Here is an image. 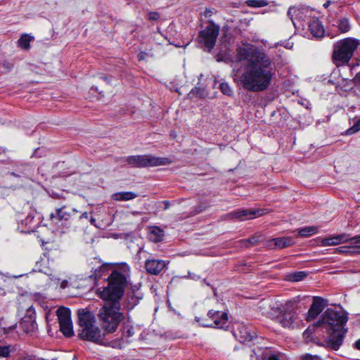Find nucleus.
Wrapping results in <instances>:
<instances>
[{
  "label": "nucleus",
  "instance_id": "1",
  "mask_svg": "<svg viewBox=\"0 0 360 360\" xmlns=\"http://www.w3.org/2000/svg\"><path fill=\"white\" fill-rule=\"evenodd\" d=\"M236 58L245 62L244 72L240 77V82L245 89L259 92L269 87L274 70L272 60L267 54L255 46L240 47Z\"/></svg>",
  "mask_w": 360,
  "mask_h": 360
},
{
  "label": "nucleus",
  "instance_id": "2",
  "mask_svg": "<svg viewBox=\"0 0 360 360\" xmlns=\"http://www.w3.org/2000/svg\"><path fill=\"white\" fill-rule=\"evenodd\" d=\"M347 321L345 311L328 309L323 314L321 320L317 322L316 326L324 325L329 333L326 340L328 347L335 351L340 349L347 333V328H345Z\"/></svg>",
  "mask_w": 360,
  "mask_h": 360
},
{
  "label": "nucleus",
  "instance_id": "3",
  "mask_svg": "<svg viewBox=\"0 0 360 360\" xmlns=\"http://www.w3.org/2000/svg\"><path fill=\"white\" fill-rule=\"evenodd\" d=\"M107 280L108 285L98 290L99 297L103 300L120 302L126 288L130 284V267L125 263L117 266Z\"/></svg>",
  "mask_w": 360,
  "mask_h": 360
},
{
  "label": "nucleus",
  "instance_id": "4",
  "mask_svg": "<svg viewBox=\"0 0 360 360\" xmlns=\"http://www.w3.org/2000/svg\"><path fill=\"white\" fill-rule=\"evenodd\" d=\"M107 280L108 285L98 290L99 297L103 300L120 302L126 288L130 284V267L125 263L117 266Z\"/></svg>",
  "mask_w": 360,
  "mask_h": 360
},
{
  "label": "nucleus",
  "instance_id": "5",
  "mask_svg": "<svg viewBox=\"0 0 360 360\" xmlns=\"http://www.w3.org/2000/svg\"><path fill=\"white\" fill-rule=\"evenodd\" d=\"M104 301L105 303L100 309L98 316L102 328L108 333H112L117 329L120 322L124 320V315L120 312V302Z\"/></svg>",
  "mask_w": 360,
  "mask_h": 360
},
{
  "label": "nucleus",
  "instance_id": "6",
  "mask_svg": "<svg viewBox=\"0 0 360 360\" xmlns=\"http://www.w3.org/2000/svg\"><path fill=\"white\" fill-rule=\"evenodd\" d=\"M78 322L82 328L79 333L81 339L100 345H105L103 342V335L101 334V329L95 325V317L91 312L86 311L84 309L79 311Z\"/></svg>",
  "mask_w": 360,
  "mask_h": 360
},
{
  "label": "nucleus",
  "instance_id": "7",
  "mask_svg": "<svg viewBox=\"0 0 360 360\" xmlns=\"http://www.w3.org/2000/svg\"><path fill=\"white\" fill-rule=\"evenodd\" d=\"M358 45L359 41L352 38H346L336 42L334 44L333 53L334 63L337 65L348 63Z\"/></svg>",
  "mask_w": 360,
  "mask_h": 360
},
{
  "label": "nucleus",
  "instance_id": "8",
  "mask_svg": "<svg viewBox=\"0 0 360 360\" xmlns=\"http://www.w3.org/2000/svg\"><path fill=\"white\" fill-rule=\"evenodd\" d=\"M126 161L133 167H148L168 165L172 162L168 158L155 157L152 155H131L127 158Z\"/></svg>",
  "mask_w": 360,
  "mask_h": 360
},
{
  "label": "nucleus",
  "instance_id": "9",
  "mask_svg": "<svg viewBox=\"0 0 360 360\" xmlns=\"http://www.w3.org/2000/svg\"><path fill=\"white\" fill-rule=\"evenodd\" d=\"M207 319L195 317V320L203 327L224 328L228 327V314L224 311L209 310Z\"/></svg>",
  "mask_w": 360,
  "mask_h": 360
},
{
  "label": "nucleus",
  "instance_id": "10",
  "mask_svg": "<svg viewBox=\"0 0 360 360\" xmlns=\"http://www.w3.org/2000/svg\"><path fill=\"white\" fill-rule=\"evenodd\" d=\"M208 22L210 25L199 32L198 41L210 52L215 46L219 33V26L212 20H209Z\"/></svg>",
  "mask_w": 360,
  "mask_h": 360
},
{
  "label": "nucleus",
  "instance_id": "11",
  "mask_svg": "<svg viewBox=\"0 0 360 360\" xmlns=\"http://www.w3.org/2000/svg\"><path fill=\"white\" fill-rule=\"evenodd\" d=\"M295 302L292 301L286 302L285 308L281 314L280 323L284 328H294L298 326L299 317L295 311Z\"/></svg>",
  "mask_w": 360,
  "mask_h": 360
},
{
  "label": "nucleus",
  "instance_id": "12",
  "mask_svg": "<svg viewBox=\"0 0 360 360\" xmlns=\"http://www.w3.org/2000/svg\"><path fill=\"white\" fill-rule=\"evenodd\" d=\"M57 315L58 317L60 330L65 337H72L74 335V332L70 310L63 307H60L57 310Z\"/></svg>",
  "mask_w": 360,
  "mask_h": 360
},
{
  "label": "nucleus",
  "instance_id": "13",
  "mask_svg": "<svg viewBox=\"0 0 360 360\" xmlns=\"http://www.w3.org/2000/svg\"><path fill=\"white\" fill-rule=\"evenodd\" d=\"M76 212H77L76 209L72 208L68 210L66 206L64 205L56 209V212L50 214V219L53 223L58 224L60 221L69 220Z\"/></svg>",
  "mask_w": 360,
  "mask_h": 360
},
{
  "label": "nucleus",
  "instance_id": "14",
  "mask_svg": "<svg viewBox=\"0 0 360 360\" xmlns=\"http://www.w3.org/2000/svg\"><path fill=\"white\" fill-rule=\"evenodd\" d=\"M326 300L320 297H314L313 302L307 312V319L308 321L314 319L326 307Z\"/></svg>",
  "mask_w": 360,
  "mask_h": 360
},
{
  "label": "nucleus",
  "instance_id": "15",
  "mask_svg": "<svg viewBox=\"0 0 360 360\" xmlns=\"http://www.w3.org/2000/svg\"><path fill=\"white\" fill-rule=\"evenodd\" d=\"M166 266V262L162 259H150L145 262V268L147 272L152 275L159 274Z\"/></svg>",
  "mask_w": 360,
  "mask_h": 360
},
{
  "label": "nucleus",
  "instance_id": "16",
  "mask_svg": "<svg viewBox=\"0 0 360 360\" xmlns=\"http://www.w3.org/2000/svg\"><path fill=\"white\" fill-rule=\"evenodd\" d=\"M236 220L245 221L254 219L264 214L263 210L260 209H248L236 210Z\"/></svg>",
  "mask_w": 360,
  "mask_h": 360
},
{
  "label": "nucleus",
  "instance_id": "17",
  "mask_svg": "<svg viewBox=\"0 0 360 360\" xmlns=\"http://www.w3.org/2000/svg\"><path fill=\"white\" fill-rule=\"evenodd\" d=\"M350 235L348 233H341L323 238L321 241L322 246L338 245L341 243L349 242Z\"/></svg>",
  "mask_w": 360,
  "mask_h": 360
},
{
  "label": "nucleus",
  "instance_id": "18",
  "mask_svg": "<svg viewBox=\"0 0 360 360\" xmlns=\"http://www.w3.org/2000/svg\"><path fill=\"white\" fill-rule=\"evenodd\" d=\"M309 31L314 37L321 38L325 34V30L321 22L318 19H312L309 23Z\"/></svg>",
  "mask_w": 360,
  "mask_h": 360
},
{
  "label": "nucleus",
  "instance_id": "19",
  "mask_svg": "<svg viewBox=\"0 0 360 360\" xmlns=\"http://www.w3.org/2000/svg\"><path fill=\"white\" fill-rule=\"evenodd\" d=\"M148 239L154 243H159L163 240L164 231L158 226H150L148 228Z\"/></svg>",
  "mask_w": 360,
  "mask_h": 360
},
{
  "label": "nucleus",
  "instance_id": "20",
  "mask_svg": "<svg viewBox=\"0 0 360 360\" xmlns=\"http://www.w3.org/2000/svg\"><path fill=\"white\" fill-rule=\"evenodd\" d=\"M270 243H273L276 248H285L292 245L294 240L290 237H279L272 239Z\"/></svg>",
  "mask_w": 360,
  "mask_h": 360
},
{
  "label": "nucleus",
  "instance_id": "21",
  "mask_svg": "<svg viewBox=\"0 0 360 360\" xmlns=\"http://www.w3.org/2000/svg\"><path fill=\"white\" fill-rule=\"evenodd\" d=\"M137 197V194L131 191L118 192L114 193L112 196V199L117 201H127L134 199Z\"/></svg>",
  "mask_w": 360,
  "mask_h": 360
},
{
  "label": "nucleus",
  "instance_id": "22",
  "mask_svg": "<svg viewBox=\"0 0 360 360\" xmlns=\"http://www.w3.org/2000/svg\"><path fill=\"white\" fill-rule=\"evenodd\" d=\"M304 8L296 7V6H290L288 11V16L290 18V20L294 22V18L297 19H300L302 18L301 15L302 13H303V11Z\"/></svg>",
  "mask_w": 360,
  "mask_h": 360
},
{
  "label": "nucleus",
  "instance_id": "23",
  "mask_svg": "<svg viewBox=\"0 0 360 360\" xmlns=\"http://www.w3.org/2000/svg\"><path fill=\"white\" fill-rule=\"evenodd\" d=\"M318 232V227L310 226L301 228L298 230V236L300 237H309Z\"/></svg>",
  "mask_w": 360,
  "mask_h": 360
},
{
  "label": "nucleus",
  "instance_id": "24",
  "mask_svg": "<svg viewBox=\"0 0 360 360\" xmlns=\"http://www.w3.org/2000/svg\"><path fill=\"white\" fill-rule=\"evenodd\" d=\"M32 39H34V38L30 36L29 34H22L20 37V39H18V41L19 46H20L22 49H25V50L29 49L30 47V43Z\"/></svg>",
  "mask_w": 360,
  "mask_h": 360
},
{
  "label": "nucleus",
  "instance_id": "25",
  "mask_svg": "<svg viewBox=\"0 0 360 360\" xmlns=\"http://www.w3.org/2000/svg\"><path fill=\"white\" fill-rule=\"evenodd\" d=\"M142 297L143 295L140 293H136L135 288H134L133 292L127 295L129 304H130L131 307H134L139 303V300H141Z\"/></svg>",
  "mask_w": 360,
  "mask_h": 360
},
{
  "label": "nucleus",
  "instance_id": "26",
  "mask_svg": "<svg viewBox=\"0 0 360 360\" xmlns=\"http://www.w3.org/2000/svg\"><path fill=\"white\" fill-rule=\"evenodd\" d=\"M338 30L342 32L345 33L350 30V24L349 19L347 18H342L338 20Z\"/></svg>",
  "mask_w": 360,
  "mask_h": 360
},
{
  "label": "nucleus",
  "instance_id": "27",
  "mask_svg": "<svg viewBox=\"0 0 360 360\" xmlns=\"http://www.w3.org/2000/svg\"><path fill=\"white\" fill-rule=\"evenodd\" d=\"M246 5L252 8H261L269 5L267 0H247Z\"/></svg>",
  "mask_w": 360,
  "mask_h": 360
},
{
  "label": "nucleus",
  "instance_id": "28",
  "mask_svg": "<svg viewBox=\"0 0 360 360\" xmlns=\"http://www.w3.org/2000/svg\"><path fill=\"white\" fill-rule=\"evenodd\" d=\"M240 333L242 334L240 338H243L244 341H252L255 337V333L248 331L246 328H244V332L240 331Z\"/></svg>",
  "mask_w": 360,
  "mask_h": 360
},
{
  "label": "nucleus",
  "instance_id": "29",
  "mask_svg": "<svg viewBox=\"0 0 360 360\" xmlns=\"http://www.w3.org/2000/svg\"><path fill=\"white\" fill-rule=\"evenodd\" d=\"M11 352V345L0 346V358H6L9 356Z\"/></svg>",
  "mask_w": 360,
  "mask_h": 360
},
{
  "label": "nucleus",
  "instance_id": "30",
  "mask_svg": "<svg viewBox=\"0 0 360 360\" xmlns=\"http://www.w3.org/2000/svg\"><path fill=\"white\" fill-rule=\"evenodd\" d=\"M360 130V118L357 120L352 127H351L349 129L347 130V134L351 135L353 134L356 133Z\"/></svg>",
  "mask_w": 360,
  "mask_h": 360
},
{
  "label": "nucleus",
  "instance_id": "31",
  "mask_svg": "<svg viewBox=\"0 0 360 360\" xmlns=\"http://www.w3.org/2000/svg\"><path fill=\"white\" fill-rule=\"evenodd\" d=\"M307 276L304 271H297L291 275V280L292 281H300Z\"/></svg>",
  "mask_w": 360,
  "mask_h": 360
},
{
  "label": "nucleus",
  "instance_id": "32",
  "mask_svg": "<svg viewBox=\"0 0 360 360\" xmlns=\"http://www.w3.org/2000/svg\"><path fill=\"white\" fill-rule=\"evenodd\" d=\"M286 302L285 304H278L275 303L271 306V310L275 311L276 313H278L282 314L284 311V308H285Z\"/></svg>",
  "mask_w": 360,
  "mask_h": 360
},
{
  "label": "nucleus",
  "instance_id": "33",
  "mask_svg": "<svg viewBox=\"0 0 360 360\" xmlns=\"http://www.w3.org/2000/svg\"><path fill=\"white\" fill-rule=\"evenodd\" d=\"M335 252L338 254H349L352 255L351 248L348 246H341L335 249Z\"/></svg>",
  "mask_w": 360,
  "mask_h": 360
},
{
  "label": "nucleus",
  "instance_id": "34",
  "mask_svg": "<svg viewBox=\"0 0 360 360\" xmlns=\"http://www.w3.org/2000/svg\"><path fill=\"white\" fill-rule=\"evenodd\" d=\"M220 89L225 95L231 96L232 94V90L227 83H221L220 84Z\"/></svg>",
  "mask_w": 360,
  "mask_h": 360
},
{
  "label": "nucleus",
  "instance_id": "35",
  "mask_svg": "<svg viewBox=\"0 0 360 360\" xmlns=\"http://www.w3.org/2000/svg\"><path fill=\"white\" fill-rule=\"evenodd\" d=\"M103 271L104 269L101 266H100L94 269V273L90 276V277L94 278L95 280H97L102 276Z\"/></svg>",
  "mask_w": 360,
  "mask_h": 360
},
{
  "label": "nucleus",
  "instance_id": "36",
  "mask_svg": "<svg viewBox=\"0 0 360 360\" xmlns=\"http://www.w3.org/2000/svg\"><path fill=\"white\" fill-rule=\"evenodd\" d=\"M202 89L198 87H195L194 89H191L189 96L191 97L196 96V97H202Z\"/></svg>",
  "mask_w": 360,
  "mask_h": 360
},
{
  "label": "nucleus",
  "instance_id": "37",
  "mask_svg": "<svg viewBox=\"0 0 360 360\" xmlns=\"http://www.w3.org/2000/svg\"><path fill=\"white\" fill-rule=\"evenodd\" d=\"M259 241V238L257 236H253V237H251L248 240H242L241 242L243 243H244V245L248 248V244H252V245H255L258 243Z\"/></svg>",
  "mask_w": 360,
  "mask_h": 360
},
{
  "label": "nucleus",
  "instance_id": "38",
  "mask_svg": "<svg viewBox=\"0 0 360 360\" xmlns=\"http://www.w3.org/2000/svg\"><path fill=\"white\" fill-rule=\"evenodd\" d=\"M300 360H322L317 355H311L309 354H307L301 356Z\"/></svg>",
  "mask_w": 360,
  "mask_h": 360
},
{
  "label": "nucleus",
  "instance_id": "39",
  "mask_svg": "<svg viewBox=\"0 0 360 360\" xmlns=\"http://www.w3.org/2000/svg\"><path fill=\"white\" fill-rule=\"evenodd\" d=\"M160 17V15L158 12H149L148 14V18L149 20H158Z\"/></svg>",
  "mask_w": 360,
  "mask_h": 360
},
{
  "label": "nucleus",
  "instance_id": "40",
  "mask_svg": "<svg viewBox=\"0 0 360 360\" xmlns=\"http://www.w3.org/2000/svg\"><path fill=\"white\" fill-rule=\"evenodd\" d=\"M223 218L225 220H236V211L229 212L226 214H225Z\"/></svg>",
  "mask_w": 360,
  "mask_h": 360
},
{
  "label": "nucleus",
  "instance_id": "41",
  "mask_svg": "<svg viewBox=\"0 0 360 360\" xmlns=\"http://www.w3.org/2000/svg\"><path fill=\"white\" fill-rule=\"evenodd\" d=\"M354 83L357 89L360 91V72L354 77Z\"/></svg>",
  "mask_w": 360,
  "mask_h": 360
},
{
  "label": "nucleus",
  "instance_id": "42",
  "mask_svg": "<svg viewBox=\"0 0 360 360\" xmlns=\"http://www.w3.org/2000/svg\"><path fill=\"white\" fill-rule=\"evenodd\" d=\"M34 219V217L32 216L31 214H29L26 219H25V221H23V223L25 224V225H29L32 223V221H33Z\"/></svg>",
  "mask_w": 360,
  "mask_h": 360
},
{
  "label": "nucleus",
  "instance_id": "43",
  "mask_svg": "<svg viewBox=\"0 0 360 360\" xmlns=\"http://www.w3.org/2000/svg\"><path fill=\"white\" fill-rule=\"evenodd\" d=\"M349 241L353 243H360V235L355 236L354 237H350V239Z\"/></svg>",
  "mask_w": 360,
  "mask_h": 360
},
{
  "label": "nucleus",
  "instance_id": "44",
  "mask_svg": "<svg viewBox=\"0 0 360 360\" xmlns=\"http://www.w3.org/2000/svg\"><path fill=\"white\" fill-rule=\"evenodd\" d=\"M213 14V10H211V9H206L205 11H204V15L205 18H210L212 15Z\"/></svg>",
  "mask_w": 360,
  "mask_h": 360
},
{
  "label": "nucleus",
  "instance_id": "45",
  "mask_svg": "<svg viewBox=\"0 0 360 360\" xmlns=\"http://www.w3.org/2000/svg\"><path fill=\"white\" fill-rule=\"evenodd\" d=\"M352 255L360 254V245H356L352 249Z\"/></svg>",
  "mask_w": 360,
  "mask_h": 360
},
{
  "label": "nucleus",
  "instance_id": "46",
  "mask_svg": "<svg viewBox=\"0 0 360 360\" xmlns=\"http://www.w3.org/2000/svg\"><path fill=\"white\" fill-rule=\"evenodd\" d=\"M251 359L250 360H263V359L259 358V356H256V354L254 351H252V354H250Z\"/></svg>",
  "mask_w": 360,
  "mask_h": 360
},
{
  "label": "nucleus",
  "instance_id": "47",
  "mask_svg": "<svg viewBox=\"0 0 360 360\" xmlns=\"http://www.w3.org/2000/svg\"><path fill=\"white\" fill-rule=\"evenodd\" d=\"M88 218H89V214H88V213H87L86 212H83V213L79 216V219H81V220H82V219H88Z\"/></svg>",
  "mask_w": 360,
  "mask_h": 360
},
{
  "label": "nucleus",
  "instance_id": "48",
  "mask_svg": "<svg viewBox=\"0 0 360 360\" xmlns=\"http://www.w3.org/2000/svg\"><path fill=\"white\" fill-rule=\"evenodd\" d=\"M354 348L358 350H360V339L357 340L354 344Z\"/></svg>",
  "mask_w": 360,
  "mask_h": 360
},
{
  "label": "nucleus",
  "instance_id": "49",
  "mask_svg": "<svg viewBox=\"0 0 360 360\" xmlns=\"http://www.w3.org/2000/svg\"><path fill=\"white\" fill-rule=\"evenodd\" d=\"M89 221H90L91 224L96 226V219L95 218L91 217Z\"/></svg>",
  "mask_w": 360,
  "mask_h": 360
},
{
  "label": "nucleus",
  "instance_id": "50",
  "mask_svg": "<svg viewBox=\"0 0 360 360\" xmlns=\"http://www.w3.org/2000/svg\"><path fill=\"white\" fill-rule=\"evenodd\" d=\"M330 4L331 1L328 0L323 4V6L324 8H327Z\"/></svg>",
  "mask_w": 360,
  "mask_h": 360
},
{
  "label": "nucleus",
  "instance_id": "51",
  "mask_svg": "<svg viewBox=\"0 0 360 360\" xmlns=\"http://www.w3.org/2000/svg\"><path fill=\"white\" fill-rule=\"evenodd\" d=\"M138 57H139V60H143V59H144L143 53H139V56H138Z\"/></svg>",
  "mask_w": 360,
  "mask_h": 360
},
{
  "label": "nucleus",
  "instance_id": "52",
  "mask_svg": "<svg viewBox=\"0 0 360 360\" xmlns=\"http://www.w3.org/2000/svg\"><path fill=\"white\" fill-rule=\"evenodd\" d=\"M101 79H102L103 80L105 81L108 83L110 82V81L108 80V77H105V76L101 77Z\"/></svg>",
  "mask_w": 360,
  "mask_h": 360
},
{
  "label": "nucleus",
  "instance_id": "53",
  "mask_svg": "<svg viewBox=\"0 0 360 360\" xmlns=\"http://www.w3.org/2000/svg\"><path fill=\"white\" fill-rule=\"evenodd\" d=\"M164 203L165 205V209H167L169 207V202L168 201H165Z\"/></svg>",
  "mask_w": 360,
  "mask_h": 360
},
{
  "label": "nucleus",
  "instance_id": "54",
  "mask_svg": "<svg viewBox=\"0 0 360 360\" xmlns=\"http://www.w3.org/2000/svg\"><path fill=\"white\" fill-rule=\"evenodd\" d=\"M22 360H33V359L32 358H25V359H24Z\"/></svg>",
  "mask_w": 360,
  "mask_h": 360
},
{
  "label": "nucleus",
  "instance_id": "55",
  "mask_svg": "<svg viewBox=\"0 0 360 360\" xmlns=\"http://www.w3.org/2000/svg\"><path fill=\"white\" fill-rule=\"evenodd\" d=\"M96 91H98V88L97 87H93Z\"/></svg>",
  "mask_w": 360,
  "mask_h": 360
},
{
  "label": "nucleus",
  "instance_id": "56",
  "mask_svg": "<svg viewBox=\"0 0 360 360\" xmlns=\"http://www.w3.org/2000/svg\"><path fill=\"white\" fill-rule=\"evenodd\" d=\"M134 288L138 290L139 289V287L137 285H135Z\"/></svg>",
  "mask_w": 360,
  "mask_h": 360
}]
</instances>
